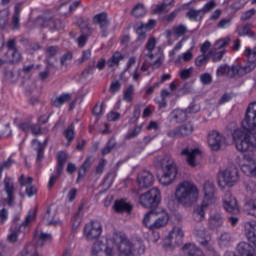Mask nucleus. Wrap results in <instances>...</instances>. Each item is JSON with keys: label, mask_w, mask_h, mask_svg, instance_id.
Returning a JSON list of instances; mask_svg holds the SVG:
<instances>
[{"label": "nucleus", "mask_w": 256, "mask_h": 256, "mask_svg": "<svg viewBox=\"0 0 256 256\" xmlns=\"http://www.w3.org/2000/svg\"><path fill=\"white\" fill-rule=\"evenodd\" d=\"M237 151L245 153L239 166L244 175L256 177V102L248 105L242 128H237L232 133Z\"/></svg>", "instance_id": "f257e3e1"}, {"label": "nucleus", "mask_w": 256, "mask_h": 256, "mask_svg": "<svg viewBox=\"0 0 256 256\" xmlns=\"http://www.w3.org/2000/svg\"><path fill=\"white\" fill-rule=\"evenodd\" d=\"M145 253L141 240L129 241L124 233H114L106 242L96 241L90 248V256H136Z\"/></svg>", "instance_id": "f03ea898"}, {"label": "nucleus", "mask_w": 256, "mask_h": 256, "mask_svg": "<svg viewBox=\"0 0 256 256\" xmlns=\"http://www.w3.org/2000/svg\"><path fill=\"white\" fill-rule=\"evenodd\" d=\"M199 193L200 190L196 183L184 180L176 186L174 197L180 205L191 207L199 201Z\"/></svg>", "instance_id": "7ed1b4c3"}, {"label": "nucleus", "mask_w": 256, "mask_h": 256, "mask_svg": "<svg viewBox=\"0 0 256 256\" xmlns=\"http://www.w3.org/2000/svg\"><path fill=\"white\" fill-rule=\"evenodd\" d=\"M203 200L201 205L194 208L193 217L195 221H203L205 219V211L217 203V190L215 189V184L211 181H206L203 185Z\"/></svg>", "instance_id": "20e7f679"}, {"label": "nucleus", "mask_w": 256, "mask_h": 256, "mask_svg": "<svg viewBox=\"0 0 256 256\" xmlns=\"http://www.w3.org/2000/svg\"><path fill=\"white\" fill-rule=\"evenodd\" d=\"M156 40L155 38H150L148 40V43L146 45L147 51H149L148 54L144 56V63L141 67V71H147L149 67L152 69H159V66L163 64V60L159 56L153 55L151 51L155 49Z\"/></svg>", "instance_id": "39448f33"}, {"label": "nucleus", "mask_w": 256, "mask_h": 256, "mask_svg": "<svg viewBox=\"0 0 256 256\" xmlns=\"http://www.w3.org/2000/svg\"><path fill=\"white\" fill-rule=\"evenodd\" d=\"M161 203V191L157 188H152L139 196V204L146 209L157 207Z\"/></svg>", "instance_id": "423d86ee"}, {"label": "nucleus", "mask_w": 256, "mask_h": 256, "mask_svg": "<svg viewBox=\"0 0 256 256\" xmlns=\"http://www.w3.org/2000/svg\"><path fill=\"white\" fill-rule=\"evenodd\" d=\"M184 237L185 231H183V228L181 226H173L166 238L168 243L163 245L164 249L167 251L174 249V247H177L183 241Z\"/></svg>", "instance_id": "0eeeda50"}, {"label": "nucleus", "mask_w": 256, "mask_h": 256, "mask_svg": "<svg viewBox=\"0 0 256 256\" xmlns=\"http://www.w3.org/2000/svg\"><path fill=\"white\" fill-rule=\"evenodd\" d=\"M177 164L170 162L167 165L162 167V175L159 177V181L161 185H164V187H167L177 179Z\"/></svg>", "instance_id": "6e6552de"}, {"label": "nucleus", "mask_w": 256, "mask_h": 256, "mask_svg": "<svg viewBox=\"0 0 256 256\" xmlns=\"http://www.w3.org/2000/svg\"><path fill=\"white\" fill-rule=\"evenodd\" d=\"M237 181H239V169L235 166H231L219 174V185L224 183L228 187H233Z\"/></svg>", "instance_id": "1a4fd4ad"}, {"label": "nucleus", "mask_w": 256, "mask_h": 256, "mask_svg": "<svg viewBox=\"0 0 256 256\" xmlns=\"http://www.w3.org/2000/svg\"><path fill=\"white\" fill-rule=\"evenodd\" d=\"M101 233H103V226L99 221H92L87 223L84 227V237L89 241L101 237Z\"/></svg>", "instance_id": "9d476101"}, {"label": "nucleus", "mask_w": 256, "mask_h": 256, "mask_svg": "<svg viewBox=\"0 0 256 256\" xmlns=\"http://www.w3.org/2000/svg\"><path fill=\"white\" fill-rule=\"evenodd\" d=\"M181 155L182 157H186V163L190 167H197V165H199V161H201V158L203 157V154H201V150H199L198 148H184L181 151Z\"/></svg>", "instance_id": "9b49d317"}, {"label": "nucleus", "mask_w": 256, "mask_h": 256, "mask_svg": "<svg viewBox=\"0 0 256 256\" xmlns=\"http://www.w3.org/2000/svg\"><path fill=\"white\" fill-rule=\"evenodd\" d=\"M207 141L212 151H219L223 143H225V136L217 130H212L208 133Z\"/></svg>", "instance_id": "f8f14e48"}, {"label": "nucleus", "mask_w": 256, "mask_h": 256, "mask_svg": "<svg viewBox=\"0 0 256 256\" xmlns=\"http://www.w3.org/2000/svg\"><path fill=\"white\" fill-rule=\"evenodd\" d=\"M194 235L197 237L198 243H200L202 247H206L207 251H210V253H213V251H215L213 249V245H211V235H209V232H207L204 227H201L200 229H195Z\"/></svg>", "instance_id": "ddd939ff"}, {"label": "nucleus", "mask_w": 256, "mask_h": 256, "mask_svg": "<svg viewBox=\"0 0 256 256\" xmlns=\"http://www.w3.org/2000/svg\"><path fill=\"white\" fill-rule=\"evenodd\" d=\"M223 208L227 213H232L233 215H239V213H241V208L239 207L237 200L229 192L224 195Z\"/></svg>", "instance_id": "4468645a"}, {"label": "nucleus", "mask_w": 256, "mask_h": 256, "mask_svg": "<svg viewBox=\"0 0 256 256\" xmlns=\"http://www.w3.org/2000/svg\"><path fill=\"white\" fill-rule=\"evenodd\" d=\"M193 131V124L187 123L184 125H180L172 130H169L167 132V135L171 139H174V137H189V135L193 134Z\"/></svg>", "instance_id": "2eb2a0df"}, {"label": "nucleus", "mask_w": 256, "mask_h": 256, "mask_svg": "<svg viewBox=\"0 0 256 256\" xmlns=\"http://www.w3.org/2000/svg\"><path fill=\"white\" fill-rule=\"evenodd\" d=\"M155 177L147 170H143L138 174L137 183L140 189H147L153 185Z\"/></svg>", "instance_id": "dca6fc26"}, {"label": "nucleus", "mask_w": 256, "mask_h": 256, "mask_svg": "<svg viewBox=\"0 0 256 256\" xmlns=\"http://www.w3.org/2000/svg\"><path fill=\"white\" fill-rule=\"evenodd\" d=\"M55 215H57V206H49L44 215V223H46V225H51L52 227L62 226L63 222L61 220H55Z\"/></svg>", "instance_id": "f3484780"}, {"label": "nucleus", "mask_w": 256, "mask_h": 256, "mask_svg": "<svg viewBox=\"0 0 256 256\" xmlns=\"http://www.w3.org/2000/svg\"><path fill=\"white\" fill-rule=\"evenodd\" d=\"M225 223V217L220 211L212 212L208 218V227L209 229L215 230L219 227H223Z\"/></svg>", "instance_id": "a211bd4d"}, {"label": "nucleus", "mask_w": 256, "mask_h": 256, "mask_svg": "<svg viewBox=\"0 0 256 256\" xmlns=\"http://www.w3.org/2000/svg\"><path fill=\"white\" fill-rule=\"evenodd\" d=\"M157 25V21L150 19L148 23H141L136 28V33L138 35L139 41H145L147 35L145 34L146 31H151Z\"/></svg>", "instance_id": "6ab92c4d"}, {"label": "nucleus", "mask_w": 256, "mask_h": 256, "mask_svg": "<svg viewBox=\"0 0 256 256\" xmlns=\"http://www.w3.org/2000/svg\"><path fill=\"white\" fill-rule=\"evenodd\" d=\"M4 190L7 195L6 203H8V205H13V201H15V196H13V193H15V185L13 184V179L9 177L4 179Z\"/></svg>", "instance_id": "aec40b11"}, {"label": "nucleus", "mask_w": 256, "mask_h": 256, "mask_svg": "<svg viewBox=\"0 0 256 256\" xmlns=\"http://www.w3.org/2000/svg\"><path fill=\"white\" fill-rule=\"evenodd\" d=\"M167 223H169V213L165 210H162L155 217L154 229H161L162 227H165Z\"/></svg>", "instance_id": "412c9836"}, {"label": "nucleus", "mask_w": 256, "mask_h": 256, "mask_svg": "<svg viewBox=\"0 0 256 256\" xmlns=\"http://www.w3.org/2000/svg\"><path fill=\"white\" fill-rule=\"evenodd\" d=\"M34 239L40 247H43L46 243H51L53 236L41 230H36L34 233Z\"/></svg>", "instance_id": "4be33fe9"}, {"label": "nucleus", "mask_w": 256, "mask_h": 256, "mask_svg": "<svg viewBox=\"0 0 256 256\" xmlns=\"http://www.w3.org/2000/svg\"><path fill=\"white\" fill-rule=\"evenodd\" d=\"M193 49H195V46H192L184 53L178 55L175 59L176 65H183V63H189V61L193 60Z\"/></svg>", "instance_id": "5701e85b"}, {"label": "nucleus", "mask_w": 256, "mask_h": 256, "mask_svg": "<svg viewBox=\"0 0 256 256\" xmlns=\"http://www.w3.org/2000/svg\"><path fill=\"white\" fill-rule=\"evenodd\" d=\"M156 215H159V211L151 210L145 214L144 219H143V223H144L145 227H147L151 231H153V229H155L154 225H155Z\"/></svg>", "instance_id": "b1692460"}, {"label": "nucleus", "mask_w": 256, "mask_h": 256, "mask_svg": "<svg viewBox=\"0 0 256 256\" xmlns=\"http://www.w3.org/2000/svg\"><path fill=\"white\" fill-rule=\"evenodd\" d=\"M218 75H228V76H235L239 74V67L232 66L229 67L228 65H222L217 70Z\"/></svg>", "instance_id": "393cba45"}, {"label": "nucleus", "mask_w": 256, "mask_h": 256, "mask_svg": "<svg viewBox=\"0 0 256 256\" xmlns=\"http://www.w3.org/2000/svg\"><path fill=\"white\" fill-rule=\"evenodd\" d=\"M173 5V0H164L162 3L153 6V13L160 15V13L169 12V7Z\"/></svg>", "instance_id": "a878e982"}, {"label": "nucleus", "mask_w": 256, "mask_h": 256, "mask_svg": "<svg viewBox=\"0 0 256 256\" xmlns=\"http://www.w3.org/2000/svg\"><path fill=\"white\" fill-rule=\"evenodd\" d=\"M187 33V26L177 25L174 26L172 30L166 31V37L169 39L172 35L175 37H183Z\"/></svg>", "instance_id": "bb28decb"}, {"label": "nucleus", "mask_w": 256, "mask_h": 256, "mask_svg": "<svg viewBox=\"0 0 256 256\" xmlns=\"http://www.w3.org/2000/svg\"><path fill=\"white\" fill-rule=\"evenodd\" d=\"M183 253L188 256H205L201 249L197 248L195 244H185L183 247Z\"/></svg>", "instance_id": "cd10ccee"}, {"label": "nucleus", "mask_w": 256, "mask_h": 256, "mask_svg": "<svg viewBox=\"0 0 256 256\" xmlns=\"http://www.w3.org/2000/svg\"><path fill=\"white\" fill-rule=\"evenodd\" d=\"M93 21L96 25L100 26L102 31L107 30V27H109V20H107V14L106 13H100V14L94 16Z\"/></svg>", "instance_id": "c85d7f7f"}, {"label": "nucleus", "mask_w": 256, "mask_h": 256, "mask_svg": "<svg viewBox=\"0 0 256 256\" xmlns=\"http://www.w3.org/2000/svg\"><path fill=\"white\" fill-rule=\"evenodd\" d=\"M125 59V56L119 51L114 52L113 55L108 59V67H119V63Z\"/></svg>", "instance_id": "c756f323"}, {"label": "nucleus", "mask_w": 256, "mask_h": 256, "mask_svg": "<svg viewBox=\"0 0 256 256\" xmlns=\"http://www.w3.org/2000/svg\"><path fill=\"white\" fill-rule=\"evenodd\" d=\"M116 213H125L131 211V204L125 200H116L114 203Z\"/></svg>", "instance_id": "7c9ffc66"}, {"label": "nucleus", "mask_w": 256, "mask_h": 256, "mask_svg": "<svg viewBox=\"0 0 256 256\" xmlns=\"http://www.w3.org/2000/svg\"><path fill=\"white\" fill-rule=\"evenodd\" d=\"M247 64L245 66H236L238 67V74L237 75H246V73H251L253 69L256 67L255 60H248L247 58Z\"/></svg>", "instance_id": "2f4dec72"}, {"label": "nucleus", "mask_w": 256, "mask_h": 256, "mask_svg": "<svg viewBox=\"0 0 256 256\" xmlns=\"http://www.w3.org/2000/svg\"><path fill=\"white\" fill-rule=\"evenodd\" d=\"M187 110L184 111L182 109H175L171 112L170 117L175 119L177 123H181L183 121H187Z\"/></svg>", "instance_id": "473e14b6"}, {"label": "nucleus", "mask_w": 256, "mask_h": 256, "mask_svg": "<svg viewBox=\"0 0 256 256\" xmlns=\"http://www.w3.org/2000/svg\"><path fill=\"white\" fill-rule=\"evenodd\" d=\"M8 63H21L23 57L19 50H8L7 53Z\"/></svg>", "instance_id": "72a5a7b5"}, {"label": "nucleus", "mask_w": 256, "mask_h": 256, "mask_svg": "<svg viewBox=\"0 0 256 256\" xmlns=\"http://www.w3.org/2000/svg\"><path fill=\"white\" fill-rule=\"evenodd\" d=\"M69 101H71V94H62L52 98V105H54V107H61V105H64V103Z\"/></svg>", "instance_id": "f704fd0d"}, {"label": "nucleus", "mask_w": 256, "mask_h": 256, "mask_svg": "<svg viewBox=\"0 0 256 256\" xmlns=\"http://www.w3.org/2000/svg\"><path fill=\"white\" fill-rule=\"evenodd\" d=\"M92 164H93V160L91 159V157L86 158V160L80 167V170L78 173V181L79 179H83V177H85V174L89 171Z\"/></svg>", "instance_id": "c9c22d12"}, {"label": "nucleus", "mask_w": 256, "mask_h": 256, "mask_svg": "<svg viewBox=\"0 0 256 256\" xmlns=\"http://www.w3.org/2000/svg\"><path fill=\"white\" fill-rule=\"evenodd\" d=\"M19 237H25V229L21 228V226L17 230H11V233L8 235V241L15 243Z\"/></svg>", "instance_id": "e433bc0d"}, {"label": "nucleus", "mask_w": 256, "mask_h": 256, "mask_svg": "<svg viewBox=\"0 0 256 256\" xmlns=\"http://www.w3.org/2000/svg\"><path fill=\"white\" fill-rule=\"evenodd\" d=\"M236 32L238 33V35H240V37H252L253 39H255L256 34L254 32H251V29L249 28V25H241L238 26L236 29Z\"/></svg>", "instance_id": "4c0bfd02"}, {"label": "nucleus", "mask_w": 256, "mask_h": 256, "mask_svg": "<svg viewBox=\"0 0 256 256\" xmlns=\"http://www.w3.org/2000/svg\"><path fill=\"white\" fill-rule=\"evenodd\" d=\"M231 43L230 37L221 38L218 41L215 42L214 48L211 50V53H214V51H217L219 49H224V47H227Z\"/></svg>", "instance_id": "58836bf2"}, {"label": "nucleus", "mask_w": 256, "mask_h": 256, "mask_svg": "<svg viewBox=\"0 0 256 256\" xmlns=\"http://www.w3.org/2000/svg\"><path fill=\"white\" fill-rule=\"evenodd\" d=\"M231 241H232L231 234L227 232H223L218 238V245L220 247H228V245L231 244Z\"/></svg>", "instance_id": "ea45409f"}, {"label": "nucleus", "mask_w": 256, "mask_h": 256, "mask_svg": "<svg viewBox=\"0 0 256 256\" xmlns=\"http://www.w3.org/2000/svg\"><path fill=\"white\" fill-rule=\"evenodd\" d=\"M203 10H190L187 13V17L190 19V21H201L204 17Z\"/></svg>", "instance_id": "a19ab883"}, {"label": "nucleus", "mask_w": 256, "mask_h": 256, "mask_svg": "<svg viewBox=\"0 0 256 256\" xmlns=\"http://www.w3.org/2000/svg\"><path fill=\"white\" fill-rule=\"evenodd\" d=\"M65 167V164H59L57 163L56 166V173L57 175L53 174L50 177L49 183H48V187H52L55 185V182L57 181V177H59L61 175V173H63V168Z\"/></svg>", "instance_id": "79ce46f5"}, {"label": "nucleus", "mask_w": 256, "mask_h": 256, "mask_svg": "<svg viewBox=\"0 0 256 256\" xmlns=\"http://www.w3.org/2000/svg\"><path fill=\"white\" fill-rule=\"evenodd\" d=\"M141 131H143V126H136L134 129L128 130V132L125 134V139H127L128 141L131 139H135V137L140 135Z\"/></svg>", "instance_id": "37998d69"}, {"label": "nucleus", "mask_w": 256, "mask_h": 256, "mask_svg": "<svg viewBox=\"0 0 256 256\" xmlns=\"http://www.w3.org/2000/svg\"><path fill=\"white\" fill-rule=\"evenodd\" d=\"M132 15L134 17H145L147 15V9H145L143 4H137L132 10Z\"/></svg>", "instance_id": "c03bdc74"}, {"label": "nucleus", "mask_w": 256, "mask_h": 256, "mask_svg": "<svg viewBox=\"0 0 256 256\" xmlns=\"http://www.w3.org/2000/svg\"><path fill=\"white\" fill-rule=\"evenodd\" d=\"M246 211L252 217H256V198H252L246 203Z\"/></svg>", "instance_id": "a18cd8bd"}, {"label": "nucleus", "mask_w": 256, "mask_h": 256, "mask_svg": "<svg viewBox=\"0 0 256 256\" xmlns=\"http://www.w3.org/2000/svg\"><path fill=\"white\" fill-rule=\"evenodd\" d=\"M36 217H37V212L35 210H31L26 216L25 223L20 225V229H27V227H29V223H32V221H35Z\"/></svg>", "instance_id": "49530a36"}, {"label": "nucleus", "mask_w": 256, "mask_h": 256, "mask_svg": "<svg viewBox=\"0 0 256 256\" xmlns=\"http://www.w3.org/2000/svg\"><path fill=\"white\" fill-rule=\"evenodd\" d=\"M81 221H83V218L81 217V212H77L71 220L72 231H77V229H79V227L81 226Z\"/></svg>", "instance_id": "de8ad7c7"}, {"label": "nucleus", "mask_w": 256, "mask_h": 256, "mask_svg": "<svg viewBox=\"0 0 256 256\" xmlns=\"http://www.w3.org/2000/svg\"><path fill=\"white\" fill-rule=\"evenodd\" d=\"M64 137L67 139L68 143H71L75 139V126L71 124L65 131Z\"/></svg>", "instance_id": "09e8293b"}, {"label": "nucleus", "mask_w": 256, "mask_h": 256, "mask_svg": "<svg viewBox=\"0 0 256 256\" xmlns=\"http://www.w3.org/2000/svg\"><path fill=\"white\" fill-rule=\"evenodd\" d=\"M207 63H209V56L206 54H201L195 59L196 67H205Z\"/></svg>", "instance_id": "8fccbe9b"}, {"label": "nucleus", "mask_w": 256, "mask_h": 256, "mask_svg": "<svg viewBox=\"0 0 256 256\" xmlns=\"http://www.w3.org/2000/svg\"><path fill=\"white\" fill-rule=\"evenodd\" d=\"M134 93H135V86L133 85L128 86L126 91H124V101H127V103H131V101H133Z\"/></svg>", "instance_id": "3c124183"}, {"label": "nucleus", "mask_w": 256, "mask_h": 256, "mask_svg": "<svg viewBox=\"0 0 256 256\" xmlns=\"http://www.w3.org/2000/svg\"><path fill=\"white\" fill-rule=\"evenodd\" d=\"M9 23V10H3L0 15V27L1 29H5Z\"/></svg>", "instance_id": "603ef678"}, {"label": "nucleus", "mask_w": 256, "mask_h": 256, "mask_svg": "<svg viewBox=\"0 0 256 256\" xmlns=\"http://www.w3.org/2000/svg\"><path fill=\"white\" fill-rule=\"evenodd\" d=\"M217 50H214L213 53H211L210 51V55H213L212 57V61L213 63H218V61H221V59H223V55H225V53H227V51H225V49L216 52Z\"/></svg>", "instance_id": "864d4df0"}, {"label": "nucleus", "mask_w": 256, "mask_h": 256, "mask_svg": "<svg viewBox=\"0 0 256 256\" xmlns=\"http://www.w3.org/2000/svg\"><path fill=\"white\" fill-rule=\"evenodd\" d=\"M244 55L247 57L248 61H255L256 62V47L251 50V48H246L244 51Z\"/></svg>", "instance_id": "5fc2aeb1"}, {"label": "nucleus", "mask_w": 256, "mask_h": 256, "mask_svg": "<svg viewBox=\"0 0 256 256\" xmlns=\"http://www.w3.org/2000/svg\"><path fill=\"white\" fill-rule=\"evenodd\" d=\"M231 23V18H223L218 22L217 27L218 29H229L231 27Z\"/></svg>", "instance_id": "6e6d98bb"}, {"label": "nucleus", "mask_w": 256, "mask_h": 256, "mask_svg": "<svg viewBox=\"0 0 256 256\" xmlns=\"http://www.w3.org/2000/svg\"><path fill=\"white\" fill-rule=\"evenodd\" d=\"M19 183L21 187H29L33 183V178L22 174L19 178Z\"/></svg>", "instance_id": "4d7b16f0"}, {"label": "nucleus", "mask_w": 256, "mask_h": 256, "mask_svg": "<svg viewBox=\"0 0 256 256\" xmlns=\"http://www.w3.org/2000/svg\"><path fill=\"white\" fill-rule=\"evenodd\" d=\"M32 145H33V147H38L37 148V159L39 160V161H41V159H43V146L41 145V143L39 142V141H37V140H33L32 141Z\"/></svg>", "instance_id": "13d9d810"}, {"label": "nucleus", "mask_w": 256, "mask_h": 256, "mask_svg": "<svg viewBox=\"0 0 256 256\" xmlns=\"http://www.w3.org/2000/svg\"><path fill=\"white\" fill-rule=\"evenodd\" d=\"M191 75H193V68H187L179 72V77L183 80L190 79Z\"/></svg>", "instance_id": "bf43d9fd"}, {"label": "nucleus", "mask_w": 256, "mask_h": 256, "mask_svg": "<svg viewBox=\"0 0 256 256\" xmlns=\"http://www.w3.org/2000/svg\"><path fill=\"white\" fill-rule=\"evenodd\" d=\"M10 26H11V29H14V30L19 29V27H21V16L13 15Z\"/></svg>", "instance_id": "052dcab7"}, {"label": "nucleus", "mask_w": 256, "mask_h": 256, "mask_svg": "<svg viewBox=\"0 0 256 256\" xmlns=\"http://www.w3.org/2000/svg\"><path fill=\"white\" fill-rule=\"evenodd\" d=\"M217 7V4H215V1H209L207 2L204 7L201 9L202 13H209V11H212V9H215Z\"/></svg>", "instance_id": "680f3d73"}, {"label": "nucleus", "mask_w": 256, "mask_h": 256, "mask_svg": "<svg viewBox=\"0 0 256 256\" xmlns=\"http://www.w3.org/2000/svg\"><path fill=\"white\" fill-rule=\"evenodd\" d=\"M48 26L53 27L54 29H63V27H65V24H63L61 20H49Z\"/></svg>", "instance_id": "e2e57ef3"}, {"label": "nucleus", "mask_w": 256, "mask_h": 256, "mask_svg": "<svg viewBox=\"0 0 256 256\" xmlns=\"http://www.w3.org/2000/svg\"><path fill=\"white\" fill-rule=\"evenodd\" d=\"M199 111H201V106H199V104H191L187 109H186V113L188 115H191L193 113H199Z\"/></svg>", "instance_id": "0e129e2a"}, {"label": "nucleus", "mask_w": 256, "mask_h": 256, "mask_svg": "<svg viewBox=\"0 0 256 256\" xmlns=\"http://www.w3.org/2000/svg\"><path fill=\"white\" fill-rule=\"evenodd\" d=\"M200 81L203 85H210L211 81H213L211 74L204 73L200 76Z\"/></svg>", "instance_id": "69168bd1"}, {"label": "nucleus", "mask_w": 256, "mask_h": 256, "mask_svg": "<svg viewBox=\"0 0 256 256\" xmlns=\"http://www.w3.org/2000/svg\"><path fill=\"white\" fill-rule=\"evenodd\" d=\"M57 161L60 165H65L67 163V153L65 152H58L57 154Z\"/></svg>", "instance_id": "338daca9"}, {"label": "nucleus", "mask_w": 256, "mask_h": 256, "mask_svg": "<svg viewBox=\"0 0 256 256\" xmlns=\"http://www.w3.org/2000/svg\"><path fill=\"white\" fill-rule=\"evenodd\" d=\"M246 191L248 193H256V183L253 181H250L246 184Z\"/></svg>", "instance_id": "774afa93"}]
</instances>
